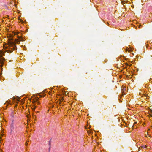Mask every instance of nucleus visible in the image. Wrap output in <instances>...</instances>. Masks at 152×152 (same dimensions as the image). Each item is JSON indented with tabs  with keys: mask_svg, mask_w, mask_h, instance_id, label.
<instances>
[{
	"mask_svg": "<svg viewBox=\"0 0 152 152\" xmlns=\"http://www.w3.org/2000/svg\"><path fill=\"white\" fill-rule=\"evenodd\" d=\"M15 129L14 124L13 122H12L10 125V133L11 134L14 131Z\"/></svg>",
	"mask_w": 152,
	"mask_h": 152,
	"instance_id": "nucleus-4",
	"label": "nucleus"
},
{
	"mask_svg": "<svg viewBox=\"0 0 152 152\" xmlns=\"http://www.w3.org/2000/svg\"><path fill=\"white\" fill-rule=\"evenodd\" d=\"M36 107V106H35V107H34L33 108H32L33 111H34L35 110Z\"/></svg>",
	"mask_w": 152,
	"mask_h": 152,
	"instance_id": "nucleus-7",
	"label": "nucleus"
},
{
	"mask_svg": "<svg viewBox=\"0 0 152 152\" xmlns=\"http://www.w3.org/2000/svg\"><path fill=\"white\" fill-rule=\"evenodd\" d=\"M49 94H50V92H49Z\"/></svg>",
	"mask_w": 152,
	"mask_h": 152,
	"instance_id": "nucleus-11",
	"label": "nucleus"
},
{
	"mask_svg": "<svg viewBox=\"0 0 152 152\" xmlns=\"http://www.w3.org/2000/svg\"><path fill=\"white\" fill-rule=\"evenodd\" d=\"M64 100V99L63 97H61L59 99V101H60V102L59 103V104L60 105H61L62 104V102H63Z\"/></svg>",
	"mask_w": 152,
	"mask_h": 152,
	"instance_id": "nucleus-5",
	"label": "nucleus"
},
{
	"mask_svg": "<svg viewBox=\"0 0 152 152\" xmlns=\"http://www.w3.org/2000/svg\"><path fill=\"white\" fill-rule=\"evenodd\" d=\"M21 34L20 32L18 31L13 33L12 36H13V35H17L18 39H16L15 41H13L12 37L9 39L7 42L3 45V48L5 50V52L10 53L17 49L16 44L19 43L21 41H24L23 38L21 37Z\"/></svg>",
	"mask_w": 152,
	"mask_h": 152,
	"instance_id": "nucleus-1",
	"label": "nucleus"
},
{
	"mask_svg": "<svg viewBox=\"0 0 152 152\" xmlns=\"http://www.w3.org/2000/svg\"><path fill=\"white\" fill-rule=\"evenodd\" d=\"M45 96V95H43L42 94H39L37 96V98L36 99V100L35 101V102H37V104H39V103L38 101V100L39 98L40 97H44Z\"/></svg>",
	"mask_w": 152,
	"mask_h": 152,
	"instance_id": "nucleus-3",
	"label": "nucleus"
},
{
	"mask_svg": "<svg viewBox=\"0 0 152 152\" xmlns=\"http://www.w3.org/2000/svg\"><path fill=\"white\" fill-rule=\"evenodd\" d=\"M149 137H150V135L149 136Z\"/></svg>",
	"mask_w": 152,
	"mask_h": 152,
	"instance_id": "nucleus-12",
	"label": "nucleus"
},
{
	"mask_svg": "<svg viewBox=\"0 0 152 152\" xmlns=\"http://www.w3.org/2000/svg\"><path fill=\"white\" fill-rule=\"evenodd\" d=\"M85 128H86V129H87V127L86 126V127H85Z\"/></svg>",
	"mask_w": 152,
	"mask_h": 152,
	"instance_id": "nucleus-10",
	"label": "nucleus"
},
{
	"mask_svg": "<svg viewBox=\"0 0 152 152\" xmlns=\"http://www.w3.org/2000/svg\"><path fill=\"white\" fill-rule=\"evenodd\" d=\"M26 116H27V118H28V119H29V117H30V115H28H28L27 114V115H26Z\"/></svg>",
	"mask_w": 152,
	"mask_h": 152,
	"instance_id": "nucleus-8",
	"label": "nucleus"
},
{
	"mask_svg": "<svg viewBox=\"0 0 152 152\" xmlns=\"http://www.w3.org/2000/svg\"><path fill=\"white\" fill-rule=\"evenodd\" d=\"M147 147L146 145H142V146H141V147L142 148H145Z\"/></svg>",
	"mask_w": 152,
	"mask_h": 152,
	"instance_id": "nucleus-6",
	"label": "nucleus"
},
{
	"mask_svg": "<svg viewBox=\"0 0 152 152\" xmlns=\"http://www.w3.org/2000/svg\"><path fill=\"white\" fill-rule=\"evenodd\" d=\"M28 143H27V142H26V143H25V145L26 146H27V145H28Z\"/></svg>",
	"mask_w": 152,
	"mask_h": 152,
	"instance_id": "nucleus-9",
	"label": "nucleus"
},
{
	"mask_svg": "<svg viewBox=\"0 0 152 152\" xmlns=\"http://www.w3.org/2000/svg\"><path fill=\"white\" fill-rule=\"evenodd\" d=\"M4 51H3V50H1L0 51V63H1V65H2V64L4 63V62L5 61V59L4 58H1L4 55V52H5V50Z\"/></svg>",
	"mask_w": 152,
	"mask_h": 152,
	"instance_id": "nucleus-2",
	"label": "nucleus"
}]
</instances>
